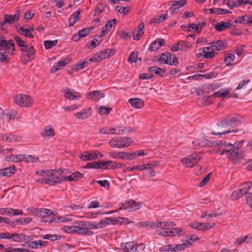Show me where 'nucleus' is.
I'll use <instances>...</instances> for the list:
<instances>
[{
	"label": "nucleus",
	"mask_w": 252,
	"mask_h": 252,
	"mask_svg": "<svg viewBox=\"0 0 252 252\" xmlns=\"http://www.w3.org/2000/svg\"><path fill=\"white\" fill-rule=\"evenodd\" d=\"M192 144L195 147H205L209 146V141L203 137L195 139L192 141Z\"/></svg>",
	"instance_id": "nucleus-27"
},
{
	"label": "nucleus",
	"mask_w": 252,
	"mask_h": 252,
	"mask_svg": "<svg viewBox=\"0 0 252 252\" xmlns=\"http://www.w3.org/2000/svg\"><path fill=\"white\" fill-rule=\"evenodd\" d=\"M104 59V57L103 56L102 53H100L99 52L95 54L89 60L92 62H98Z\"/></svg>",
	"instance_id": "nucleus-49"
},
{
	"label": "nucleus",
	"mask_w": 252,
	"mask_h": 252,
	"mask_svg": "<svg viewBox=\"0 0 252 252\" xmlns=\"http://www.w3.org/2000/svg\"><path fill=\"white\" fill-rule=\"evenodd\" d=\"M76 224H78L79 226H84L87 229L89 228L90 229H94V222H90V221H76L75 222Z\"/></svg>",
	"instance_id": "nucleus-43"
},
{
	"label": "nucleus",
	"mask_w": 252,
	"mask_h": 252,
	"mask_svg": "<svg viewBox=\"0 0 252 252\" xmlns=\"http://www.w3.org/2000/svg\"><path fill=\"white\" fill-rule=\"evenodd\" d=\"M54 222H67L72 220V218L71 216H58L53 219Z\"/></svg>",
	"instance_id": "nucleus-44"
},
{
	"label": "nucleus",
	"mask_w": 252,
	"mask_h": 252,
	"mask_svg": "<svg viewBox=\"0 0 252 252\" xmlns=\"http://www.w3.org/2000/svg\"><path fill=\"white\" fill-rule=\"evenodd\" d=\"M2 49L11 55L13 54L15 51L14 41L11 39L7 41L0 35V51Z\"/></svg>",
	"instance_id": "nucleus-9"
},
{
	"label": "nucleus",
	"mask_w": 252,
	"mask_h": 252,
	"mask_svg": "<svg viewBox=\"0 0 252 252\" xmlns=\"http://www.w3.org/2000/svg\"><path fill=\"white\" fill-rule=\"evenodd\" d=\"M123 153V152L113 151L109 153V156L113 158L122 159Z\"/></svg>",
	"instance_id": "nucleus-59"
},
{
	"label": "nucleus",
	"mask_w": 252,
	"mask_h": 252,
	"mask_svg": "<svg viewBox=\"0 0 252 252\" xmlns=\"http://www.w3.org/2000/svg\"><path fill=\"white\" fill-rule=\"evenodd\" d=\"M231 26H233V28L235 27V26H233L229 22L221 21L216 25L215 26V29L217 31L220 32L230 27Z\"/></svg>",
	"instance_id": "nucleus-19"
},
{
	"label": "nucleus",
	"mask_w": 252,
	"mask_h": 252,
	"mask_svg": "<svg viewBox=\"0 0 252 252\" xmlns=\"http://www.w3.org/2000/svg\"><path fill=\"white\" fill-rule=\"evenodd\" d=\"M23 52L26 53L27 57L28 58L27 60L28 61H31L33 60L34 58L35 54V50L34 49L33 46H30L27 47L26 51H24Z\"/></svg>",
	"instance_id": "nucleus-36"
},
{
	"label": "nucleus",
	"mask_w": 252,
	"mask_h": 252,
	"mask_svg": "<svg viewBox=\"0 0 252 252\" xmlns=\"http://www.w3.org/2000/svg\"><path fill=\"white\" fill-rule=\"evenodd\" d=\"M4 16V21L2 23H0V29L2 30L3 29V27L6 23L12 24L15 21H16L12 15L5 14Z\"/></svg>",
	"instance_id": "nucleus-31"
},
{
	"label": "nucleus",
	"mask_w": 252,
	"mask_h": 252,
	"mask_svg": "<svg viewBox=\"0 0 252 252\" xmlns=\"http://www.w3.org/2000/svg\"><path fill=\"white\" fill-rule=\"evenodd\" d=\"M64 97L70 100L78 99L81 97L80 93L70 88H66L64 90Z\"/></svg>",
	"instance_id": "nucleus-13"
},
{
	"label": "nucleus",
	"mask_w": 252,
	"mask_h": 252,
	"mask_svg": "<svg viewBox=\"0 0 252 252\" xmlns=\"http://www.w3.org/2000/svg\"><path fill=\"white\" fill-rule=\"evenodd\" d=\"M114 222L112 220V218H106L104 220H101L99 221V224L101 228L105 227L106 226L112 224Z\"/></svg>",
	"instance_id": "nucleus-53"
},
{
	"label": "nucleus",
	"mask_w": 252,
	"mask_h": 252,
	"mask_svg": "<svg viewBox=\"0 0 252 252\" xmlns=\"http://www.w3.org/2000/svg\"><path fill=\"white\" fill-rule=\"evenodd\" d=\"M24 161L27 162H37L39 160L38 158L31 155H24Z\"/></svg>",
	"instance_id": "nucleus-61"
},
{
	"label": "nucleus",
	"mask_w": 252,
	"mask_h": 252,
	"mask_svg": "<svg viewBox=\"0 0 252 252\" xmlns=\"http://www.w3.org/2000/svg\"><path fill=\"white\" fill-rule=\"evenodd\" d=\"M190 226L194 229L200 231L209 230L213 228L215 225V223H202L199 222H194L189 224Z\"/></svg>",
	"instance_id": "nucleus-12"
},
{
	"label": "nucleus",
	"mask_w": 252,
	"mask_h": 252,
	"mask_svg": "<svg viewBox=\"0 0 252 252\" xmlns=\"http://www.w3.org/2000/svg\"><path fill=\"white\" fill-rule=\"evenodd\" d=\"M16 171V168L14 166L5 168L0 172V174L4 177H11Z\"/></svg>",
	"instance_id": "nucleus-25"
},
{
	"label": "nucleus",
	"mask_w": 252,
	"mask_h": 252,
	"mask_svg": "<svg viewBox=\"0 0 252 252\" xmlns=\"http://www.w3.org/2000/svg\"><path fill=\"white\" fill-rule=\"evenodd\" d=\"M105 94L100 91H94L90 92L88 96V98L93 101H98L100 99L104 97Z\"/></svg>",
	"instance_id": "nucleus-16"
},
{
	"label": "nucleus",
	"mask_w": 252,
	"mask_h": 252,
	"mask_svg": "<svg viewBox=\"0 0 252 252\" xmlns=\"http://www.w3.org/2000/svg\"><path fill=\"white\" fill-rule=\"evenodd\" d=\"M193 239L190 238L189 241H192ZM191 245V242L189 241L187 242L186 243H183L179 245L173 244V252H177L178 251H181L185 249Z\"/></svg>",
	"instance_id": "nucleus-28"
},
{
	"label": "nucleus",
	"mask_w": 252,
	"mask_h": 252,
	"mask_svg": "<svg viewBox=\"0 0 252 252\" xmlns=\"http://www.w3.org/2000/svg\"><path fill=\"white\" fill-rule=\"evenodd\" d=\"M81 11L78 10L74 12L69 19V27L73 26L79 20Z\"/></svg>",
	"instance_id": "nucleus-26"
},
{
	"label": "nucleus",
	"mask_w": 252,
	"mask_h": 252,
	"mask_svg": "<svg viewBox=\"0 0 252 252\" xmlns=\"http://www.w3.org/2000/svg\"><path fill=\"white\" fill-rule=\"evenodd\" d=\"M175 224L173 222L168 221H158L156 222V228H167L169 226H172Z\"/></svg>",
	"instance_id": "nucleus-50"
},
{
	"label": "nucleus",
	"mask_w": 252,
	"mask_h": 252,
	"mask_svg": "<svg viewBox=\"0 0 252 252\" xmlns=\"http://www.w3.org/2000/svg\"><path fill=\"white\" fill-rule=\"evenodd\" d=\"M15 103L22 107H30L32 104L31 97L26 94H20L13 98Z\"/></svg>",
	"instance_id": "nucleus-8"
},
{
	"label": "nucleus",
	"mask_w": 252,
	"mask_h": 252,
	"mask_svg": "<svg viewBox=\"0 0 252 252\" xmlns=\"http://www.w3.org/2000/svg\"><path fill=\"white\" fill-rule=\"evenodd\" d=\"M63 173V169L50 170L42 171L41 175L44 177L45 184L54 186L61 183V175Z\"/></svg>",
	"instance_id": "nucleus-2"
},
{
	"label": "nucleus",
	"mask_w": 252,
	"mask_h": 252,
	"mask_svg": "<svg viewBox=\"0 0 252 252\" xmlns=\"http://www.w3.org/2000/svg\"><path fill=\"white\" fill-rule=\"evenodd\" d=\"M165 44V41L163 39H160L158 41H155L152 43L149 50L151 52H154L159 49Z\"/></svg>",
	"instance_id": "nucleus-22"
},
{
	"label": "nucleus",
	"mask_w": 252,
	"mask_h": 252,
	"mask_svg": "<svg viewBox=\"0 0 252 252\" xmlns=\"http://www.w3.org/2000/svg\"><path fill=\"white\" fill-rule=\"evenodd\" d=\"M137 59V53L135 52H132L129 55L128 59V62L130 63H135Z\"/></svg>",
	"instance_id": "nucleus-64"
},
{
	"label": "nucleus",
	"mask_w": 252,
	"mask_h": 252,
	"mask_svg": "<svg viewBox=\"0 0 252 252\" xmlns=\"http://www.w3.org/2000/svg\"><path fill=\"white\" fill-rule=\"evenodd\" d=\"M138 224L140 226H142L144 227L150 228V227H154L156 228V222L154 221H142L138 223Z\"/></svg>",
	"instance_id": "nucleus-56"
},
{
	"label": "nucleus",
	"mask_w": 252,
	"mask_h": 252,
	"mask_svg": "<svg viewBox=\"0 0 252 252\" xmlns=\"http://www.w3.org/2000/svg\"><path fill=\"white\" fill-rule=\"evenodd\" d=\"M171 53L169 52H165L161 54L158 56H155V61L160 63L161 64L168 63V58L171 56Z\"/></svg>",
	"instance_id": "nucleus-18"
},
{
	"label": "nucleus",
	"mask_w": 252,
	"mask_h": 252,
	"mask_svg": "<svg viewBox=\"0 0 252 252\" xmlns=\"http://www.w3.org/2000/svg\"><path fill=\"white\" fill-rule=\"evenodd\" d=\"M67 64V62L65 60H61L58 62V63L54 65L50 70L51 73H53L61 69L64 66Z\"/></svg>",
	"instance_id": "nucleus-38"
},
{
	"label": "nucleus",
	"mask_w": 252,
	"mask_h": 252,
	"mask_svg": "<svg viewBox=\"0 0 252 252\" xmlns=\"http://www.w3.org/2000/svg\"><path fill=\"white\" fill-rule=\"evenodd\" d=\"M211 46L204 47V52L206 54V59H212L217 54L218 51L225 48V43L221 40H217L211 43Z\"/></svg>",
	"instance_id": "nucleus-3"
},
{
	"label": "nucleus",
	"mask_w": 252,
	"mask_h": 252,
	"mask_svg": "<svg viewBox=\"0 0 252 252\" xmlns=\"http://www.w3.org/2000/svg\"><path fill=\"white\" fill-rule=\"evenodd\" d=\"M112 220H114V222L112 223V224H115L117 223L120 224H126L128 223V220L127 218H122V217H118L117 218H112Z\"/></svg>",
	"instance_id": "nucleus-58"
},
{
	"label": "nucleus",
	"mask_w": 252,
	"mask_h": 252,
	"mask_svg": "<svg viewBox=\"0 0 252 252\" xmlns=\"http://www.w3.org/2000/svg\"><path fill=\"white\" fill-rule=\"evenodd\" d=\"M171 55L170 57L168 58V63L167 64L170 65H177L179 63L177 58L173 54L171 53Z\"/></svg>",
	"instance_id": "nucleus-54"
},
{
	"label": "nucleus",
	"mask_w": 252,
	"mask_h": 252,
	"mask_svg": "<svg viewBox=\"0 0 252 252\" xmlns=\"http://www.w3.org/2000/svg\"><path fill=\"white\" fill-rule=\"evenodd\" d=\"M55 132L51 126H47L44 127V130L41 133L43 137L53 136L55 135Z\"/></svg>",
	"instance_id": "nucleus-33"
},
{
	"label": "nucleus",
	"mask_w": 252,
	"mask_h": 252,
	"mask_svg": "<svg viewBox=\"0 0 252 252\" xmlns=\"http://www.w3.org/2000/svg\"><path fill=\"white\" fill-rule=\"evenodd\" d=\"M155 231L156 235L161 236L163 237H168V228H160Z\"/></svg>",
	"instance_id": "nucleus-57"
},
{
	"label": "nucleus",
	"mask_w": 252,
	"mask_h": 252,
	"mask_svg": "<svg viewBox=\"0 0 252 252\" xmlns=\"http://www.w3.org/2000/svg\"><path fill=\"white\" fill-rule=\"evenodd\" d=\"M24 155H12L7 158L8 161L18 162L24 160Z\"/></svg>",
	"instance_id": "nucleus-41"
},
{
	"label": "nucleus",
	"mask_w": 252,
	"mask_h": 252,
	"mask_svg": "<svg viewBox=\"0 0 252 252\" xmlns=\"http://www.w3.org/2000/svg\"><path fill=\"white\" fill-rule=\"evenodd\" d=\"M94 29V27L84 28L78 32V36L84 37L88 35Z\"/></svg>",
	"instance_id": "nucleus-46"
},
{
	"label": "nucleus",
	"mask_w": 252,
	"mask_h": 252,
	"mask_svg": "<svg viewBox=\"0 0 252 252\" xmlns=\"http://www.w3.org/2000/svg\"><path fill=\"white\" fill-rule=\"evenodd\" d=\"M81 159L83 160H92L96 159V157L92 156V153L88 152H84L79 156Z\"/></svg>",
	"instance_id": "nucleus-42"
},
{
	"label": "nucleus",
	"mask_w": 252,
	"mask_h": 252,
	"mask_svg": "<svg viewBox=\"0 0 252 252\" xmlns=\"http://www.w3.org/2000/svg\"><path fill=\"white\" fill-rule=\"evenodd\" d=\"M54 214L52 211L48 209L39 208L37 216L42 218V220L44 222H48L49 223L54 221L53 219H51Z\"/></svg>",
	"instance_id": "nucleus-11"
},
{
	"label": "nucleus",
	"mask_w": 252,
	"mask_h": 252,
	"mask_svg": "<svg viewBox=\"0 0 252 252\" xmlns=\"http://www.w3.org/2000/svg\"><path fill=\"white\" fill-rule=\"evenodd\" d=\"M232 90L231 88H223L219 90L218 92L213 94V96L215 97H226L229 92Z\"/></svg>",
	"instance_id": "nucleus-23"
},
{
	"label": "nucleus",
	"mask_w": 252,
	"mask_h": 252,
	"mask_svg": "<svg viewBox=\"0 0 252 252\" xmlns=\"http://www.w3.org/2000/svg\"><path fill=\"white\" fill-rule=\"evenodd\" d=\"M173 3L170 8L171 12L173 14L174 12L180 8L181 7L184 6L186 2V0H174L173 1Z\"/></svg>",
	"instance_id": "nucleus-21"
},
{
	"label": "nucleus",
	"mask_w": 252,
	"mask_h": 252,
	"mask_svg": "<svg viewBox=\"0 0 252 252\" xmlns=\"http://www.w3.org/2000/svg\"><path fill=\"white\" fill-rule=\"evenodd\" d=\"M129 211H135L138 210L141 207V203L140 202H136L134 200L129 201Z\"/></svg>",
	"instance_id": "nucleus-45"
},
{
	"label": "nucleus",
	"mask_w": 252,
	"mask_h": 252,
	"mask_svg": "<svg viewBox=\"0 0 252 252\" xmlns=\"http://www.w3.org/2000/svg\"><path fill=\"white\" fill-rule=\"evenodd\" d=\"M116 11H118L120 13L123 14L124 15L127 14L130 11L129 7H123L122 6H117L116 7Z\"/></svg>",
	"instance_id": "nucleus-60"
},
{
	"label": "nucleus",
	"mask_w": 252,
	"mask_h": 252,
	"mask_svg": "<svg viewBox=\"0 0 252 252\" xmlns=\"http://www.w3.org/2000/svg\"><path fill=\"white\" fill-rule=\"evenodd\" d=\"M61 237L59 235H55V234H47L44 235L42 237V238L44 239L50 240L51 241H55L60 239Z\"/></svg>",
	"instance_id": "nucleus-63"
},
{
	"label": "nucleus",
	"mask_w": 252,
	"mask_h": 252,
	"mask_svg": "<svg viewBox=\"0 0 252 252\" xmlns=\"http://www.w3.org/2000/svg\"><path fill=\"white\" fill-rule=\"evenodd\" d=\"M137 158L136 152L126 153L123 152L122 159L126 160H131Z\"/></svg>",
	"instance_id": "nucleus-40"
},
{
	"label": "nucleus",
	"mask_w": 252,
	"mask_h": 252,
	"mask_svg": "<svg viewBox=\"0 0 252 252\" xmlns=\"http://www.w3.org/2000/svg\"><path fill=\"white\" fill-rule=\"evenodd\" d=\"M91 107L83 109L81 111L75 113L74 116L78 119H86L91 115Z\"/></svg>",
	"instance_id": "nucleus-15"
},
{
	"label": "nucleus",
	"mask_w": 252,
	"mask_h": 252,
	"mask_svg": "<svg viewBox=\"0 0 252 252\" xmlns=\"http://www.w3.org/2000/svg\"><path fill=\"white\" fill-rule=\"evenodd\" d=\"M128 102L132 107L135 108L140 109L144 106V101L140 98H130Z\"/></svg>",
	"instance_id": "nucleus-20"
},
{
	"label": "nucleus",
	"mask_w": 252,
	"mask_h": 252,
	"mask_svg": "<svg viewBox=\"0 0 252 252\" xmlns=\"http://www.w3.org/2000/svg\"><path fill=\"white\" fill-rule=\"evenodd\" d=\"M28 247L31 249H37L39 246H43L46 245V242L43 241L41 240L28 242Z\"/></svg>",
	"instance_id": "nucleus-34"
},
{
	"label": "nucleus",
	"mask_w": 252,
	"mask_h": 252,
	"mask_svg": "<svg viewBox=\"0 0 252 252\" xmlns=\"http://www.w3.org/2000/svg\"><path fill=\"white\" fill-rule=\"evenodd\" d=\"M235 59V55L233 53H228L224 58V63L226 66L231 65V62Z\"/></svg>",
	"instance_id": "nucleus-48"
},
{
	"label": "nucleus",
	"mask_w": 252,
	"mask_h": 252,
	"mask_svg": "<svg viewBox=\"0 0 252 252\" xmlns=\"http://www.w3.org/2000/svg\"><path fill=\"white\" fill-rule=\"evenodd\" d=\"M248 20V14H246L242 16L238 17L234 22L236 24H247Z\"/></svg>",
	"instance_id": "nucleus-51"
},
{
	"label": "nucleus",
	"mask_w": 252,
	"mask_h": 252,
	"mask_svg": "<svg viewBox=\"0 0 252 252\" xmlns=\"http://www.w3.org/2000/svg\"><path fill=\"white\" fill-rule=\"evenodd\" d=\"M206 11H209L211 14H215L218 15H224L225 14L231 13L232 12L227 9L220 8H212L205 9Z\"/></svg>",
	"instance_id": "nucleus-24"
},
{
	"label": "nucleus",
	"mask_w": 252,
	"mask_h": 252,
	"mask_svg": "<svg viewBox=\"0 0 252 252\" xmlns=\"http://www.w3.org/2000/svg\"><path fill=\"white\" fill-rule=\"evenodd\" d=\"M120 249L125 252H136L138 250L133 242L122 243Z\"/></svg>",
	"instance_id": "nucleus-14"
},
{
	"label": "nucleus",
	"mask_w": 252,
	"mask_h": 252,
	"mask_svg": "<svg viewBox=\"0 0 252 252\" xmlns=\"http://www.w3.org/2000/svg\"><path fill=\"white\" fill-rule=\"evenodd\" d=\"M116 20L113 19L111 20L108 21L105 25L102 28L101 30V34L99 35V37H101L104 35L106 34L111 29L113 25L116 24Z\"/></svg>",
	"instance_id": "nucleus-17"
},
{
	"label": "nucleus",
	"mask_w": 252,
	"mask_h": 252,
	"mask_svg": "<svg viewBox=\"0 0 252 252\" xmlns=\"http://www.w3.org/2000/svg\"><path fill=\"white\" fill-rule=\"evenodd\" d=\"M252 186V182H247L240 186L237 190H234L232 193V198L233 199H238L244 195H247L248 191Z\"/></svg>",
	"instance_id": "nucleus-6"
},
{
	"label": "nucleus",
	"mask_w": 252,
	"mask_h": 252,
	"mask_svg": "<svg viewBox=\"0 0 252 252\" xmlns=\"http://www.w3.org/2000/svg\"><path fill=\"white\" fill-rule=\"evenodd\" d=\"M148 70L151 73H154L158 76L161 77H162L165 73V70L164 69L156 66L149 67L148 68Z\"/></svg>",
	"instance_id": "nucleus-29"
},
{
	"label": "nucleus",
	"mask_w": 252,
	"mask_h": 252,
	"mask_svg": "<svg viewBox=\"0 0 252 252\" xmlns=\"http://www.w3.org/2000/svg\"><path fill=\"white\" fill-rule=\"evenodd\" d=\"M167 13L161 14L158 17L152 18L150 21L151 24L159 23L165 21L167 19Z\"/></svg>",
	"instance_id": "nucleus-39"
},
{
	"label": "nucleus",
	"mask_w": 252,
	"mask_h": 252,
	"mask_svg": "<svg viewBox=\"0 0 252 252\" xmlns=\"http://www.w3.org/2000/svg\"><path fill=\"white\" fill-rule=\"evenodd\" d=\"M145 25L144 23H140L138 25L136 33L133 36V39L135 40H138L140 39V37L144 33L143 30L144 29Z\"/></svg>",
	"instance_id": "nucleus-32"
},
{
	"label": "nucleus",
	"mask_w": 252,
	"mask_h": 252,
	"mask_svg": "<svg viewBox=\"0 0 252 252\" xmlns=\"http://www.w3.org/2000/svg\"><path fill=\"white\" fill-rule=\"evenodd\" d=\"M202 158L200 153H194L182 158V162L186 167L191 168L195 165Z\"/></svg>",
	"instance_id": "nucleus-7"
},
{
	"label": "nucleus",
	"mask_w": 252,
	"mask_h": 252,
	"mask_svg": "<svg viewBox=\"0 0 252 252\" xmlns=\"http://www.w3.org/2000/svg\"><path fill=\"white\" fill-rule=\"evenodd\" d=\"M111 108L105 106H101L99 108L98 113L100 115H108L111 111Z\"/></svg>",
	"instance_id": "nucleus-62"
},
{
	"label": "nucleus",
	"mask_w": 252,
	"mask_h": 252,
	"mask_svg": "<svg viewBox=\"0 0 252 252\" xmlns=\"http://www.w3.org/2000/svg\"><path fill=\"white\" fill-rule=\"evenodd\" d=\"M16 112L13 111H6L4 115V119L7 122H10L11 120H14L16 117Z\"/></svg>",
	"instance_id": "nucleus-52"
},
{
	"label": "nucleus",
	"mask_w": 252,
	"mask_h": 252,
	"mask_svg": "<svg viewBox=\"0 0 252 252\" xmlns=\"http://www.w3.org/2000/svg\"><path fill=\"white\" fill-rule=\"evenodd\" d=\"M14 39L16 42L18 46L20 48L21 51L22 52H24V51H26L27 47L28 46L24 40H22L21 38L18 36H16L14 37Z\"/></svg>",
	"instance_id": "nucleus-37"
},
{
	"label": "nucleus",
	"mask_w": 252,
	"mask_h": 252,
	"mask_svg": "<svg viewBox=\"0 0 252 252\" xmlns=\"http://www.w3.org/2000/svg\"><path fill=\"white\" fill-rule=\"evenodd\" d=\"M224 120L233 130V133H237L240 131L238 129L235 128L242 124L243 119L241 116L237 114H232L227 116Z\"/></svg>",
	"instance_id": "nucleus-5"
},
{
	"label": "nucleus",
	"mask_w": 252,
	"mask_h": 252,
	"mask_svg": "<svg viewBox=\"0 0 252 252\" xmlns=\"http://www.w3.org/2000/svg\"><path fill=\"white\" fill-rule=\"evenodd\" d=\"M133 142L132 139L129 137H121L112 138L109 141V144L114 148H123L128 147Z\"/></svg>",
	"instance_id": "nucleus-4"
},
{
	"label": "nucleus",
	"mask_w": 252,
	"mask_h": 252,
	"mask_svg": "<svg viewBox=\"0 0 252 252\" xmlns=\"http://www.w3.org/2000/svg\"><path fill=\"white\" fill-rule=\"evenodd\" d=\"M18 32L24 36L29 37L30 38H32L34 37L33 34L29 32V30H28V29H25L23 27H20L18 30Z\"/></svg>",
	"instance_id": "nucleus-47"
},
{
	"label": "nucleus",
	"mask_w": 252,
	"mask_h": 252,
	"mask_svg": "<svg viewBox=\"0 0 252 252\" xmlns=\"http://www.w3.org/2000/svg\"><path fill=\"white\" fill-rule=\"evenodd\" d=\"M218 127V132H213L212 134L218 136L219 137H222V135L227 133H232L233 130L229 127V126L223 120L219 124H217Z\"/></svg>",
	"instance_id": "nucleus-10"
},
{
	"label": "nucleus",
	"mask_w": 252,
	"mask_h": 252,
	"mask_svg": "<svg viewBox=\"0 0 252 252\" xmlns=\"http://www.w3.org/2000/svg\"><path fill=\"white\" fill-rule=\"evenodd\" d=\"M29 237L23 234H11V239L16 242H23L28 241Z\"/></svg>",
	"instance_id": "nucleus-30"
},
{
	"label": "nucleus",
	"mask_w": 252,
	"mask_h": 252,
	"mask_svg": "<svg viewBox=\"0 0 252 252\" xmlns=\"http://www.w3.org/2000/svg\"><path fill=\"white\" fill-rule=\"evenodd\" d=\"M218 153L221 155L225 154L227 157L234 163H237L244 157L242 150L240 148H237L235 145L229 143L225 142L219 148Z\"/></svg>",
	"instance_id": "nucleus-1"
},
{
	"label": "nucleus",
	"mask_w": 252,
	"mask_h": 252,
	"mask_svg": "<svg viewBox=\"0 0 252 252\" xmlns=\"http://www.w3.org/2000/svg\"><path fill=\"white\" fill-rule=\"evenodd\" d=\"M220 86L217 83L209 84L204 86V91L205 93H210L219 88Z\"/></svg>",
	"instance_id": "nucleus-35"
},
{
	"label": "nucleus",
	"mask_w": 252,
	"mask_h": 252,
	"mask_svg": "<svg viewBox=\"0 0 252 252\" xmlns=\"http://www.w3.org/2000/svg\"><path fill=\"white\" fill-rule=\"evenodd\" d=\"M58 43V40H46L44 42V45L46 49H49L55 46Z\"/></svg>",
	"instance_id": "nucleus-55"
}]
</instances>
